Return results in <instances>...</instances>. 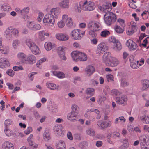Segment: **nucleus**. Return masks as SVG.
I'll return each mask as SVG.
<instances>
[{
    "label": "nucleus",
    "mask_w": 149,
    "mask_h": 149,
    "mask_svg": "<svg viewBox=\"0 0 149 149\" xmlns=\"http://www.w3.org/2000/svg\"><path fill=\"white\" fill-rule=\"evenodd\" d=\"M124 28L121 27L118 25H115L114 27L115 31L118 34L122 33L124 31Z\"/></svg>",
    "instance_id": "a878e982"
},
{
    "label": "nucleus",
    "mask_w": 149,
    "mask_h": 149,
    "mask_svg": "<svg viewBox=\"0 0 149 149\" xmlns=\"http://www.w3.org/2000/svg\"><path fill=\"white\" fill-rule=\"evenodd\" d=\"M110 34V32L108 30H104L101 32L100 35L103 37H106Z\"/></svg>",
    "instance_id": "a18cd8bd"
},
{
    "label": "nucleus",
    "mask_w": 149,
    "mask_h": 149,
    "mask_svg": "<svg viewBox=\"0 0 149 149\" xmlns=\"http://www.w3.org/2000/svg\"><path fill=\"white\" fill-rule=\"evenodd\" d=\"M95 69L94 67L91 65H88L87 66L85 69V72L88 76H90L95 71Z\"/></svg>",
    "instance_id": "6ab92c4d"
},
{
    "label": "nucleus",
    "mask_w": 149,
    "mask_h": 149,
    "mask_svg": "<svg viewBox=\"0 0 149 149\" xmlns=\"http://www.w3.org/2000/svg\"><path fill=\"white\" fill-rule=\"evenodd\" d=\"M71 55L73 60L75 61H77L78 59L80 61H85L87 59V55L85 53L78 51L72 52Z\"/></svg>",
    "instance_id": "f03ea898"
},
{
    "label": "nucleus",
    "mask_w": 149,
    "mask_h": 149,
    "mask_svg": "<svg viewBox=\"0 0 149 149\" xmlns=\"http://www.w3.org/2000/svg\"><path fill=\"white\" fill-rule=\"evenodd\" d=\"M113 94L116 96H119L122 93L116 89H113L112 91Z\"/></svg>",
    "instance_id": "6e6d98bb"
},
{
    "label": "nucleus",
    "mask_w": 149,
    "mask_h": 149,
    "mask_svg": "<svg viewBox=\"0 0 149 149\" xmlns=\"http://www.w3.org/2000/svg\"><path fill=\"white\" fill-rule=\"evenodd\" d=\"M1 9L3 11H8L11 10V8L8 4L5 3L2 6Z\"/></svg>",
    "instance_id": "4c0bfd02"
},
{
    "label": "nucleus",
    "mask_w": 149,
    "mask_h": 149,
    "mask_svg": "<svg viewBox=\"0 0 149 149\" xmlns=\"http://www.w3.org/2000/svg\"><path fill=\"white\" fill-rule=\"evenodd\" d=\"M63 20L66 23L67 26L71 27L73 24V22L71 17H68L67 15L64 14L63 15Z\"/></svg>",
    "instance_id": "9b49d317"
},
{
    "label": "nucleus",
    "mask_w": 149,
    "mask_h": 149,
    "mask_svg": "<svg viewBox=\"0 0 149 149\" xmlns=\"http://www.w3.org/2000/svg\"><path fill=\"white\" fill-rule=\"evenodd\" d=\"M44 16V14L42 12H40L39 13L38 17L37 18V20L39 22H40Z\"/></svg>",
    "instance_id": "680f3d73"
},
{
    "label": "nucleus",
    "mask_w": 149,
    "mask_h": 149,
    "mask_svg": "<svg viewBox=\"0 0 149 149\" xmlns=\"http://www.w3.org/2000/svg\"><path fill=\"white\" fill-rule=\"evenodd\" d=\"M53 74L54 75L60 79L64 78L65 77L64 74L63 72L60 71H54L53 72Z\"/></svg>",
    "instance_id": "393cba45"
},
{
    "label": "nucleus",
    "mask_w": 149,
    "mask_h": 149,
    "mask_svg": "<svg viewBox=\"0 0 149 149\" xmlns=\"http://www.w3.org/2000/svg\"><path fill=\"white\" fill-rule=\"evenodd\" d=\"M110 65L111 67H115L117 66L119 63V61L116 58L112 57Z\"/></svg>",
    "instance_id": "bb28decb"
},
{
    "label": "nucleus",
    "mask_w": 149,
    "mask_h": 149,
    "mask_svg": "<svg viewBox=\"0 0 149 149\" xmlns=\"http://www.w3.org/2000/svg\"><path fill=\"white\" fill-rule=\"evenodd\" d=\"M112 58L111 53L109 52H107L104 54L102 60L104 62L106 63L110 61L111 59Z\"/></svg>",
    "instance_id": "aec40b11"
},
{
    "label": "nucleus",
    "mask_w": 149,
    "mask_h": 149,
    "mask_svg": "<svg viewBox=\"0 0 149 149\" xmlns=\"http://www.w3.org/2000/svg\"><path fill=\"white\" fill-rule=\"evenodd\" d=\"M55 36L57 39L62 41H66L69 39V36L65 34L57 33Z\"/></svg>",
    "instance_id": "a211bd4d"
},
{
    "label": "nucleus",
    "mask_w": 149,
    "mask_h": 149,
    "mask_svg": "<svg viewBox=\"0 0 149 149\" xmlns=\"http://www.w3.org/2000/svg\"><path fill=\"white\" fill-rule=\"evenodd\" d=\"M46 85L48 88L51 90H54L56 89V85L54 84L47 83Z\"/></svg>",
    "instance_id": "37998d69"
},
{
    "label": "nucleus",
    "mask_w": 149,
    "mask_h": 149,
    "mask_svg": "<svg viewBox=\"0 0 149 149\" xmlns=\"http://www.w3.org/2000/svg\"><path fill=\"white\" fill-rule=\"evenodd\" d=\"M18 58L21 61L22 63H27L26 60V55L23 52H19L18 53L17 55Z\"/></svg>",
    "instance_id": "5701e85b"
},
{
    "label": "nucleus",
    "mask_w": 149,
    "mask_h": 149,
    "mask_svg": "<svg viewBox=\"0 0 149 149\" xmlns=\"http://www.w3.org/2000/svg\"><path fill=\"white\" fill-rule=\"evenodd\" d=\"M84 34V32L79 29H75L70 33L72 38L75 40H79Z\"/></svg>",
    "instance_id": "39448f33"
},
{
    "label": "nucleus",
    "mask_w": 149,
    "mask_h": 149,
    "mask_svg": "<svg viewBox=\"0 0 149 149\" xmlns=\"http://www.w3.org/2000/svg\"><path fill=\"white\" fill-rule=\"evenodd\" d=\"M111 121L104 122V129L107 127H110L111 126Z\"/></svg>",
    "instance_id": "bf43d9fd"
},
{
    "label": "nucleus",
    "mask_w": 149,
    "mask_h": 149,
    "mask_svg": "<svg viewBox=\"0 0 149 149\" xmlns=\"http://www.w3.org/2000/svg\"><path fill=\"white\" fill-rule=\"evenodd\" d=\"M65 47L63 46L58 47L57 49V52L58 54H60L65 52Z\"/></svg>",
    "instance_id": "79ce46f5"
},
{
    "label": "nucleus",
    "mask_w": 149,
    "mask_h": 149,
    "mask_svg": "<svg viewBox=\"0 0 149 149\" xmlns=\"http://www.w3.org/2000/svg\"><path fill=\"white\" fill-rule=\"evenodd\" d=\"M10 65L8 60L6 58H0V68H4L6 66Z\"/></svg>",
    "instance_id": "dca6fc26"
},
{
    "label": "nucleus",
    "mask_w": 149,
    "mask_h": 149,
    "mask_svg": "<svg viewBox=\"0 0 149 149\" xmlns=\"http://www.w3.org/2000/svg\"><path fill=\"white\" fill-rule=\"evenodd\" d=\"M43 138L45 141H47L50 139V133L47 130H45L43 134Z\"/></svg>",
    "instance_id": "7c9ffc66"
},
{
    "label": "nucleus",
    "mask_w": 149,
    "mask_h": 149,
    "mask_svg": "<svg viewBox=\"0 0 149 149\" xmlns=\"http://www.w3.org/2000/svg\"><path fill=\"white\" fill-rule=\"evenodd\" d=\"M114 45V49L116 50L119 51L121 49L122 46L119 42L117 41Z\"/></svg>",
    "instance_id": "58836bf2"
},
{
    "label": "nucleus",
    "mask_w": 149,
    "mask_h": 149,
    "mask_svg": "<svg viewBox=\"0 0 149 149\" xmlns=\"http://www.w3.org/2000/svg\"><path fill=\"white\" fill-rule=\"evenodd\" d=\"M69 0H63L59 3V6L63 9H67L69 8Z\"/></svg>",
    "instance_id": "f3484780"
},
{
    "label": "nucleus",
    "mask_w": 149,
    "mask_h": 149,
    "mask_svg": "<svg viewBox=\"0 0 149 149\" xmlns=\"http://www.w3.org/2000/svg\"><path fill=\"white\" fill-rule=\"evenodd\" d=\"M34 23L33 21L28 22H27V26L31 30H32Z\"/></svg>",
    "instance_id": "3c124183"
},
{
    "label": "nucleus",
    "mask_w": 149,
    "mask_h": 149,
    "mask_svg": "<svg viewBox=\"0 0 149 149\" xmlns=\"http://www.w3.org/2000/svg\"><path fill=\"white\" fill-rule=\"evenodd\" d=\"M43 21L45 25L53 26L54 24L55 19L52 15L48 13L45 15Z\"/></svg>",
    "instance_id": "20e7f679"
},
{
    "label": "nucleus",
    "mask_w": 149,
    "mask_h": 149,
    "mask_svg": "<svg viewBox=\"0 0 149 149\" xmlns=\"http://www.w3.org/2000/svg\"><path fill=\"white\" fill-rule=\"evenodd\" d=\"M87 4V1H86L83 3L82 6V10L85 11H91L93 10L95 8V5L93 2H90L88 4Z\"/></svg>",
    "instance_id": "423d86ee"
},
{
    "label": "nucleus",
    "mask_w": 149,
    "mask_h": 149,
    "mask_svg": "<svg viewBox=\"0 0 149 149\" xmlns=\"http://www.w3.org/2000/svg\"><path fill=\"white\" fill-rule=\"evenodd\" d=\"M140 145L149 144V136L143 135H141L139 138Z\"/></svg>",
    "instance_id": "9d476101"
},
{
    "label": "nucleus",
    "mask_w": 149,
    "mask_h": 149,
    "mask_svg": "<svg viewBox=\"0 0 149 149\" xmlns=\"http://www.w3.org/2000/svg\"><path fill=\"white\" fill-rule=\"evenodd\" d=\"M104 21L106 24L109 25L112 23L114 22L116 19L115 14L112 12L108 13L105 14L104 15Z\"/></svg>",
    "instance_id": "7ed1b4c3"
},
{
    "label": "nucleus",
    "mask_w": 149,
    "mask_h": 149,
    "mask_svg": "<svg viewBox=\"0 0 149 149\" xmlns=\"http://www.w3.org/2000/svg\"><path fill=\"white\" fill-rule=\"evenodd\" d=\"M108 49V47L103 42H101L98 45L96 52L97 54L102 53Z\"/></svg>",
    "instance_id": "6e6552de"
},
{
    "label": "nucleus",
    "mask_w": 149,
    "mask_h": 149,
    "mask_svg": "<svg viewBox=\"0 0 149 149\" xmlns=\"http://www.w3.org/2000/svg\"><path fill=\"white\" fill-rule=\"evenodd\" d=\"M72 112L78 114L79 111V107L77 105L74 104L72 105L71 107Z\"/></svg>",
    "instance_id": "2f4dec72"
},
{
    "label": "nucleus",
    "mask_w": 149,
    "mask_h": 149,
    "mask_svg": "<svg viewBox=\"0 0 149 149\" xmlns=\"http://www.w3.org/2000/svg\"><path fill=\"white\" fill-rule=\"evenodd\" d=\"M12 28L11 27H8L6 30L5 34L6 37H7V36H11L12 33Z\"/></svg>",
    "instance_id": "c03bdc74"
},
{
    "label": "nucleus",
    "mask_w": 149,
    "mask_h": 149,
    "mask_svg": "<svg viewBox=\"0 0 149 149\" xmlns=\"http://www.w3.org/2000/svg\"><path fill=\"white\" fill-rule=\"evenodd\" d=\"M136 63V62H132L130 63V65L131 67L133 69H136L138 68V65Z\"/></svg>",
    "instance_id": "13d9d810"
},
{
    "label": "nucleus",
    "mask_w": 149,
    "mask_h": 149,
    "mask_svg": "<svg viewBox=\"0 0 149 149\" xmlns=\"http://www.w3.org/2000/svg\"><path fill=\"white\" fill-rule=\"evenodd\" d=\"M100 24L99 23L95 21H91L88 24L89 28L93 29V31H98L100 30Z\"/></svg>",
    "instance_id": "1a4fd4ad"
},
{
    "label": "nucleus",
    "mask_w": 149,
    "mask_h": 149,
    "mask_svg": "<svg viewBox=\"0 0 149 149\" xmlns=\"http://www.w3.org/2000/svg\"><path fill=\"white\" fill-rule=\"evenodd\" d=\"M86 134L92 136H94L96 135L94 130L91 128L88 129L86 131Z\"/></svg>",
    "instance_id": "72a5a7b5"
},
{
    "label": "nucleus",
    "mask_w": 149,
    "mask_h": 149,
    "mask_svg": "<svg viewBox=\"0 0 149 149\" xmlns=\"http://www.w3.org/2000/svg\"><path fill=\"white\" fill-rule=\"evenodd\" d=\"M20 42L19 40L15 39L13 41L12 46L15 49H17L18 46L20 44Z\"/></svg>",
    "instance_id": "c9c22d12"
},
{
    "label": "nucleus",
    "mask_w": 149,
    "mask_h": 149,
    "mask_svg": "<svg viewBox=\"0 0 149 149\" xmlns=\"http://www.w3.org/2000/svg\"><path fill=\"white\" fill-rule=\"evenodd\" d=\"M58 54L61 60L64 61L66 60L67 58L65 56V52Z\"/></svg>",
    "instance_id": "5fc2aeb1"
},
{
    "label": "nucleus",
    "mask_w": 149,
    "mask_h": 149,
    "mask_svg": "<svg viewBox=\"0 0 149 149\" xmlns=\"http://www.w3.org/2000/svg\"><path fill=\"white\" fill-rule=\"evenodd\" d=\"M18 31L17 29L12 28V35L17 36L18 35Z\"/></svg>",
    "instance_id": "69168bd1"
},
{
    "label": "nucleus",
    "mask_w": 149,
    "mask_h": 149,
    "mask_svg": "<svg viewBox=\"0 0 149 149\" xmlns=\"http://www.w3.org/2000/svg\"><path fill=\"white\" fill-rule=\"evenodd\" d=\"M139 117L140 120L143 123L146 124L149 123V116H146L145 114H139Z\"/></svg>",
    "instance_id": "4be33fe9"
},
{
    "label": "nucleus",
    "mask_w": 149,
    "mask_h": 149,
    "mask_svg": "<svg viewBox=\"0 0 149 149\" xmlns=\"http://www.w3.org/2000/svg\"><path fill=\"white\" fill-rule=\"evenodd\" d=\"M60 13V10L58 8H53L50 11V15H52L54 18L57 19L58 18Z\"/></svg>",
    "instance_id": "f8f14e48"
},
{
    "label": "nucleus",
    "mask_w": 149,
    "mask_h": 149,
    "mask_svg": "<svg viewBox=\"0 0 149 149\" xmlns=\"http://www.w3.org/2000/svg\"><path fill=\"white\" fill-rule=\"evenodd\" d=\"M13 123V122L11 120L8 119L6 120L4 122L5 128L7 130L8 128V127Z\"/></svg>",
    "instance_id": "473e14b6"
},
{
    "label": "nucleus",
    "mask_w": 149,
    "mask_h": 149,
    "mask_svg": "<svg viewBox=\"0 0 149 149\" xmlns=\"http://www.w3.org/2000/svg\"><path fill=\"white\" fill-rule=\"evenodd\" d=\"M25 43L34 54H38L40 52L39 48L31 39H26L25 41Z\"/></svg>",
    "instance_id": "f257e3e1"
},
{
    "label": "nucleus",
    "mask_w": 149,
    "mask_h": 149,
    "mask_svg": "<svg viewBox=\"0 0 149 149\" xmlns=\"http://www.w3.org/2000/svg\"><path fill=\"white\" fill-rule=\"evenodd\" d=\"M97 124L99 127H100L101 129H104V122L102 120H99L97 122Z\"/></svg>",
    "instance_id": "603ef678"
},
{
    "label": "nucleus",
    "mask_w": 149,
    "mask_h": 149,
    "mask_svg": "<svg viewBox=\"0 0 149 149\" xmlns=\"http://www.w3.org/2000/svg\"><path fill=\"white\" fill-rule=\"evenodd\" d=\"M29 11V7H26L22 9L21 15L24 19H29L28 16L27 15Z\"/></svg>",
    "instance_id": "412c9836"
},
{
    "label": "nucleus",
    "mask_w": 149,
    "mask_h": 149,
    "mask_svg": "<svg viewBox=\"0 0 149 149\" xmlns=\"http://www.w3.org/2000/svg\"><path fill=\"white\" fill-rule=\"evenodd\" d=\"M39 38L42 40H44L45 38L44 36V31H42L39 32Z\"/></svg>",
    "instance_id": "de8ad7c7"
},
{
    "label": "nucleus",
    "mask_w": 149,
    "mask_h": 149,
    "mask_svg": "<svg viewBox=\"0 0 149 149\" xmlns=\"http://www.w3.org/2000/svg\"><path fill=\"white\" fill-rule=\"evenodd\" d=\"M4 132L8 136H10L11 135V132L10 130H9V128H7V129L6 130V128L4 129Z\"/></svg>",
    "instance_id": "052dcab7"
},
{
    "label": "nucleus",
    "mask_w": 149,
    "mask_h": 149,
    "mask_svg": "<svg viewBox=\"0 0 149 149\" xmlns=\"http://www.w3.org/2000/svg\"><path fill=\"white\" fill-rule=\"evenodd\" d=\"M54 130L60 136L64 134L65 132V130L63 129V126L60 124L55 126L54 127Z\"/></svg>",
    "instance_id": "ddd939ff"
},
{
    "label": "nucleus",
    "mask_w": 149,
    "mask_h": 149,
    "mask_svg": "<svg viewBox=\"0 0 149 149\" xmlns=\"http://www.w3.org/2000/svg\"><path fill=\"white\" fill-rule=\"evenodd\" d=\"M15 72L12 69H9L6 72V73L9 76L13 77L14 75Z\"/></svg>",
    "instance_id": "864d4df0"
},
{
    "label": "nucleus",
    "mask_w": 149,
    "mask_h": 149,
    "mask_svg": "<svg viewBox=\"0 0 149 149\" xmlns=\"http://www.w3.org/2000/svg\"><path fill=\"white\" fill-rule=\"evenodd\" d=\"M47 51L51 50L54 47V45L49 42H46L44 45Z\"/></svg>",
    "instance_id": "f704fd0d"
},
{
    "label": "nucleus",
    "mask_w": 149,
    "mask_h": 149,
    "mask_svg": "<svg viewBox=\"0 0 149 149\" xmlns=\"http://www.w3.org/2000/svg\"><path fill=\"white\" fill-rule=\"evenodd\" d=\"M93 31V29L90 31H89V34L91 35L93 38L95 37L97 34L95 33V31Z\"/></svg>",
    "instance_id": "0e129e2a"
},
{
    "label": "nucleus",
    "mask_w": 149,
    "mask_h": 149,
    "mask_svg": "<svg viewBox=\"0 0 149 149\" xmlns=\"http://www.w3.org/2000/svg\"><path fill=\"white\" fill-rule=\"evenodd\" d=\"M9 50V47H8L5 46L2 47L0 48V50L1 52L4 54H7L8 53Z\"/></svg>",
    "instance_id": "e433bc0d"
},
{
    "label": "nucleus",
    "mask_w": 149,
    "mask_h": 149,
    "mask_svg": "<svg viewBox=\"0 0 149 149\" xmlns=\"http://www.w3.org/2000/svg\"><path fill=\"white\" fill-rule=\"evenodd\" d=\"M116 100L117 104L124 106L126 104L127 98L124 96L121 97H118L116 98Z\"/></svg>",
    "instance_id": "2eb2a0df"
},
{
    "label": "nucleus",
    "mask_w": 149,
    "mask_h": 149,
    "mask_svg": "<svg viewBox=\"0 0 149 149\" xmlns=\"http://www.w3.org/2000/svg\"><path fill=\"white\" fill-rule=\"evenodd\" d=\"M117 22H118L122 27H125V21L124 20L119 18L118 19Z\"/></svg>",
    "instance_id": "8fccbe9b"
},
{
    "label": "nucleus",
    "mask_w": 149,
    "mask_h": 149,
    "mask_svg": "<svg viewBox=\"0 0 149 149\" xmlns=\"http://www.w3.org/2000/svg\"><path fill=\"white\" fill-rule=\"evenodd\" d=\"M47 61V59L46 58H43L40 59L37 63V66L38 67L40 68V66L41 65V64Z\"/></svg>",
    "instance_id": "a19ab883"
},
{
    "label": "nucleus",
    "mask_w": 149,
    "mask_h": 149,
    "mask_svg": "<svg viewBox=\"0 0 149 149\" xmlns=\"http://www.w3.org/2000/svg\"><path fill=\"white\" fill-rule=\"evenodd\" d=\"M120 85L123 87H125L129 85V83L127 80V77L125 74H123L120 79Z\"/></svg>",
    "instance_id": "4468645a"
},
{
    "label": "nucleus",
    "mask_w": 149,
    "mask_h": 149,
    "mask_svg": "<svg viewBox=\"0 0 149 149\" xmlns=\"http://www.w3.org/2000/svg\"><path fill=\"white\" fill-rule=\"evenodd\" d=\"M77 114L71 112L69 113L68 115V119L70 120L74 121L76 120L77 119Z\"/></svg>",
    "instance_id": "b1692460"
},
{
    "label": "nucleus",
    "mask_w": 149,
    "mask_h": 149,
    "mask_svg": "<svg viewBox=\"0 0 149 149\" xmlns=\"http://www.w3.org/2000/svg\"><path fill=\"white\" fill-rule=\"evenodd\" d=\"M65 146L64 142L62 141H59L56 145L57 149H66Z\"/></svg>",
    "instance_id": "cd10ccee"
},
{
    "label": "nucleus",
    "mask_w": 149,
    "mask_h": 149,
    "mask_svg": "<svg viewBox=\"0 0 149 149\" xmlns=\"http://www.w3.org/2000/svg\"><path fill=\"white\" fill-rule=\"evenodd\" d=\"M57 24L59 27L60 28H62L64 27L65 26V22L63 20V19L62 18V20L58 22Z\"/></svg>",
    "instance_id": "09e8293b"
},
{
    "label": "nucleus",
    "mask_w": 149,
    "mask_h": 149,
    "mask_svg": "<svg viewBox=\"0 0 149 149\" xmlns=\"http://www.w3.org/2000/svg\"><path fill=\"white\" fill-rule=\"evenodd\" d=\"M144 63V59L143 58H141L139 60L137 61V64H138L140 66H141Z\"/></svg>",
    "instance_id": "774afa93"
},
{
    "label": "nucleus",
    "mask_w": 149,
    "mask_h": 149,
    "mask_svg": "<svg viewBox=\"0 0 149 149\" xmlns=\"http://www.w3.org/2000/svg\"><path fill=\"white\" fill-rule=\"evenodd\" d=\"M32 131V129L31 127H28L26 130L24 131V133L26 134H28Z\"/></svg>",
    "instance_id": "338daca9"
},
{
    "label": "nucleus",
    "mask_w": 149,
    "mask_h": 149,
    "mask_svg": "<svg viewBox=\"0 0 149 149\" xmlns=\"http://www.w3.org/2000/svg\"><path fill=\"white\" fill-rule=\"evenodd\" d=\"M27 59L29 63L31 64L35 63L36 61V57L33 55H29L27 57Z\"/></svg>",
    "instance_id": "c85d7f7f"
},
{
    "label": "nucleus",
    "mask_w": 149,
    "mask_h": 149,
    "mask_svg": "<svg viewBox=\"0 0 149 149\" xmlns=\"http://www.w3.org/2000/svg\"><path fill=\"white\" fill-rule=\"evenodd\" d=\"M86 93L88 95L93 96L94 93V90L92 88H88L86 90Z\"/></svg>",
    "instance_id": "ea45409f"
},
{
    "label": "nucleus",
    "mask_w": 149,
    "mask_h": 149,
    "mask_svg": "<svg viewBox=\"0 0 149 149\" xmlns=\"http://www.w3.org/2000/svg\"><path fill=\"white\" fill-rule=\"evenodd\" d=\"M13 70L15 71H17L19 70H22L23 69V68L21 66H15L13 68Z\"/></svg>",
    "instance_id": "e2e57ef3"
},
{
    "label": "nucleus",
    "mask_w": 149,
    "mask_h": 149,
    "mask_svg": "<svg viewBox=\"0 0 149 149\" xmlns=\"http://www.w3.org/2000/svg\"><path fill=\"white\" fill-rule=\"evenodd\" d=\"M103 12L104 13H110L111 9V6L110 5H103Z\"/></svg>",
    "instance_id": "c756f323"
},
{
    "label": "nucleus",
    "mask_w": 149,
    "mask_h": 149,
    "mask_svg": "<svg viewBox=\"0 0 149 149\" xmlns=\"http://www.w3.org/2000/svg\"><path fill=\"white\" fill-rule=\"evenodd\" d=\"M106 77L108 82H109L110 80L113 81V76L111 74H109L106 76Z\"/></svg>",
    "instance_id": "4d7b16f0"
},
{
    "label": "nucleus",
    "mask_w": 149,
    "mask_h": 149,
    "mask_svg": "<svg viewBox=\"0 0 149 149\" xmlns=\"http://www.w3.org/2000/svg\"><path fill=\"white\" fill-rule=\"evenodd\" d=\"M126 45L128 47L130 51L136 50L137 49L138 47L137 44L131 39H129L126 41Z\"/></svg>",
    "instance_id": "0eeeda50"
},
{
    "label": "nucleus",
    "mask_w": 149,
    "mask_h": 149,
    "mask_svg": "<svg viewBox=\"0 0 149 149\" xmlns=\"http://www.w3.org/2000/svg\"><path fill=\"white\" fill-rule=\"evenodd\" d=\"M41 28L40 25L38 24H35L32 30L36 31L40 30Z\"/></svg>",
    "instance_id": "49530a36"
}]
</instances>
